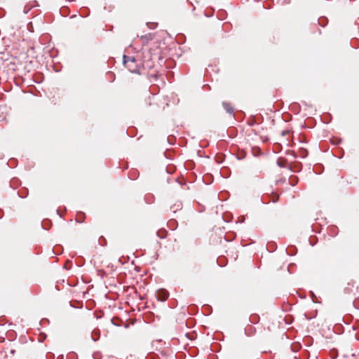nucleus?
I'll return each mask as SVG.
<instances>
[{"instance_id":"3","label":"nucleus","mask_w":359,"mask_h":359,"mask_svg":"<svg viewBox=\"0 0 359 359\" xmlns=\"http://www.w3.org/2000/svg\"><path fill=\"white\" fill-rule=\"evenodd\" d=\"M223 107L225 109V110L226 111V112H228L230 114H233V108L230 105V104H229L227 102H224Z\"/></svg>"},{"instance_id":"2","label":"nucleus","mask_w":359,"mask_h":359,"mask_svg":"<svg viewBox=\"0 0 359 359\" xmlns=\"http://www.w3.org/2000/svg\"><path fill=\"white\" fill-rule=\"evenodd\" d=\"M158 299L161 301H165L168 297V292L165 290H158L156 292Z\"/></svg>"},{"instance_id":"8","label":"nucleus","mask_w":359,"mask_h":359,"mask_svg":"<svg viewBox=\"0 0 359 359\" xmlns=\"http://www.w3.org/2000/svg\"><path fill=\"white\" fill-rule=\"evenodd\" d=\"M92 337H93V341H95L96 339L93 337V336L92 335Z\"/></svg>"},{"instance_id":"6","label":"nucleus","mask_w":359,"mask_h":359,"mask_svg":"<svg viewBox=\"0 0 359 359\" xmlns=\"http://www.w3.org/2000/svg\"><path fill=\"white\" fill-rule=\"evenodd\" d=\"M290 131L287 130H284L281 132L282 136H286L289 134Z\"/></svg>"},{"instance_id":"5","label":"nucleus","mask_w":359,"mask_h":359,"mask_svg":"<svg viewBox=\"0 0 359 359\" xmlns=\"http://www.w3.org/2000/svg\"><path fill=\"white\" fill-rule=\"evenodd\" d=\"M147 25L149 29H155L157 27V23L156 22H147Z\"/></svg>"},{"instance_id":"1","label":"nucleus","mask_w":359,"mask_h":359,"mask_svg":"<svg viewBox=\"0 0 359 359\" xmlns=\"http://www.w3.org/2000/svg\"><path fill=\"white\" fill-rule=\"evenodd\" d=\"M123 65L131 72H136L138 70V64L134 57L123 55Z\"/></svg>"},{"instance_id":"7","label":"nucleus","mask_w":359,"mask_h":359,"mask_svg":"<svg viewBox=\"0 0 359 359\" xmlns=\"http://www.w3.org/2000/svg\"><path fill=\"white\" fill-rule=\"evenodd\" d=\"M25 13H27V9H26V8H25V11H24Z\"/></svg>"},{"instance_id":"4","label":"nucleus","mask_w":359,"mask_h":359,"mask_svg":"<svg viewBox=\"0 0 359 359\" xmlns=\"http://www.w3.org/2000/svg\"><path fill=\"white\" fill-rule=\"evenodd\" d=\"M255 332V328L252 325H249L245 328V332L247 334H252Z\"/></svg>"}]
</instances>
